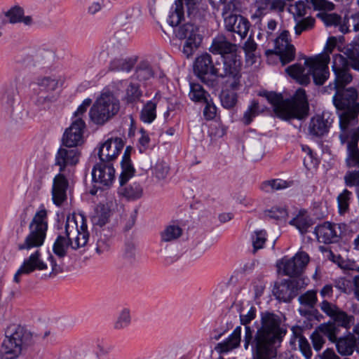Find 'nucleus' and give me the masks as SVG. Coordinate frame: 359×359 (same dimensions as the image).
Instances as JSON below:
<instances>
[{"instance_id":"nucleus-1","label":"nucleus","mask_w":359,"mask_h":359,"mask_svg":"<svg viewBox=\"0 0 359 359\" xmlns=\"http://www.w3.org/2000/svg\"><path fill=\"white\" fill-rule=\"evenodd\" d=\"M266 97L273 106L276 116L280 119L302 120L309 115V102L303 89H298L290 98L283 99L281 93L274 92L267 93Z\"/></svg>"},{"instance_id":"nucleus-2","label":"nucleus","mask_w":359,"mask_h":359,"mask_svg":"<svg viewBox=\"0 0 359 359\" xmlns=\"http://www.w3.org/2000/svg\"><path fill=\"white\" fill-rule=\"evenodd\" d=\"M280 318L273 313L261 314V325L256 331L255 342L257 351L266 353L268 359L276 357L274 344L280 341L286 334V330L280 327Z\"/></svg>"},{"instance_id":"nucleus-3","label":"nucleus","mask_w":359,"mask_h":359,"mask_svg":"<svg viewBox=\"0 0 359 359\" xmlns=\"http://www.w3.org/2000/svg\"><path fill=\"white\" fill-rule=\"evenodd\" d=\"M89 239L87 224L83 217L81 224L78 226L74 217H68L65 224V236L59 235L53 245V251L55 255L62 258L67 255L69 247L77 250L84 247Z\"/></svg>"},{"instance_id":"nucleus-4","label":"nucleus","mask_w":359,"mask_h":359,"mask_svg":"<svg viewBox=\"0 0 359 359\" xmlns=\"http://www.w3.org/2000/svg\"><path fill=\"white\" fill-rule=\"evenodd\" d=\"M32 343V334L25 327L11 324L5 330L1 343L0 359H16Z\"/></svg>"},{"instance_id":"nucleus-5","label":"nucleus","mask_w":359,"mask_h":359,"mask_svg":"<svg viewBox=\"0 0 359 359\" xmlns=\"http://www.w3.org/2000/svg\"><path fill=\"white\" fill-rule=\"evenodd\" d=\"M358 91L354 88H341L334 93L332 102L337 110L343 111L339 115V126L342 130H346L349 126L353 125L357 121L359 114V102Z\"/></svg>"},{"instance_id":"nucleus-6","label":"nucleus","mask_w":359,"mask_h":359,"mask_svg":"<svg viewBox=\"0 0 359 359\" xmlns=\"http://www.w3.org/2000/svg\"><path fill=\"white\" fill-rule=\"evenodd\" d=\"M120 110V101L110 93H102L90 109L89 116L96 125L103 126Z\"/></svg>"},{"instance_id":"nucleus-7","label":"nucleus","mask_w":359,"mask_h":359,"mask_svg":"<svg viewBox=\"0 0 359 359\" xmlns=\"http://www.w3.org/2000/svg\"><path fill=\"white\" fill-rule=\"evenodd\" d=\"M47 230V212L41 209L35 213L29 225V233L24 241L18 245V249L29 250L41 247L45 241Z\"/></svg>"},{"instance_id":"nucleus-8","label":"nucleus","mask_w":359,"mask_h":359,"mask_svg":"<svg viewBox=\"0 0 359 359\" xmlns=\"http://www.w3.org/2000/svg\"><path fill=\"white\" fill-rule=\"evenodd\" d=\"M242 60L238 53L224 56L219 62L218 78L226 79L232 90L241 86Z\"/></svg>"},{"instance_id":"nucleus-9","label":"nucleus","mask_w":359,"mask_h":359,"mask_svg":"<svg viewBox=\"0 0 359 359\" xmlns=\"http://www.w3.org/2000/svg\"><path fill=\"white\" fill-rule=\"evenodd\" d=\"M219 62H213L212 56L205 53L198 55L194 63L195 75L208 86H214L218 78Z\"/></svg>"},{"instance_id":"nucleus-10","label":"nucleus","mask_w":359,"mask_h":359,"mask_svg":"<svg viewBox=\"0 0 359 359\" xmlns=\"http://www.w3.org/2000/svg\"><path fill=\"white\" fill-rule=\"evenodd\" d=\"M330 60L327 54H321L305 60L304 65L309 67V74L312 76L316 85L321 86L328 79Z\"/></svg>"},{"instance_id":"nucleus-11","label":"nucleus","mask_w":359,"mask_h":359,"mask_svg":"<svg viewBox=\"0 0 359 359\" xmlns=\"http://www.w3.org/2000/svg\"><path fill=\"white\" fill-rule=\"evenodd\" d=\"M175 36L179 39H186L182 52L187 57L193 54L194 50L198 48L201 42L198 27L190 22L180 26L175 31Z\"/></svg>"},{"instance_id":"nucleus-12","label":"nucleus","mask_w":359,"mask_h":359,"mask_svg":"<svg viewBox=\"0 0 359 359\" xmlns=\"http://www.w3.org/2000/svg\"><path fill=\"white\" fill-rule=\"evenodd\" d=\"M345 224H335L324 222L317 225L314 229V233L319 243L325 244L337 243L341 238L346 230Z\"/></svg>"},{"instance_id":"nucleus-13","label":"nucleus","mask_w":359,"mask_h":359,"mask_svg":"<svg viewBox=\"0 0 359 359\" xmlns=\"http://www.w3.org/2000/svg\"><path fill=\"white\" fill-rule=\"evenodd\" d=\"M94 188L109 189L115 180V169L112 163L100 161L92 169Z\"/></svg>"},{"instance_id":"nucleus-14","label":"nucleus","mask_w":359,"mask_h":359,"mask_svg":"<svg viewBox=\"0 0 359 359\" xmlns=\"http://www.w3.org/2000/svg\"><path fill=\"white\" fill-rule=\"evenodd\" d=\"M289 32L284 30L274 40V50H266V55L276 53L279 55L280 60L283 65L290 62L294 60L295 55V48L289 41Z\"/></svg>"},{"instance_id":"nucleus-15","label":"nucleus","mask_w":359,"mask_h":359,"mask_svg":"<svg viewBox=\"0 0 359 359\" xmlns=\"http://www.w3.org/2000/svg\"><path fill=\"white\" fill-rule=\"evenodd\" d=\"M309 262V256L305 252H299L290 259L283 258L278 266H282L283 273L290 277H298L304 271Z\"/></svg>"},{"instance_id":"nucleus-16","label":"nucleus","mask_w":359,"mask_h":359,"mask_svg":"<svg viewBox=\"0 0 359 359\" xmlns=\"http://www.w3.org/2000/svg\"><path fill=\"white\" fill-rule=\"evenodd\" d=\"M348 62L345 57L340 54H335L332 56V69L334 74V82L337 86L344 88L353 79L349 72Z\"/></svg>"},{"instance_id":"nucleus-17","label":"nucleus","mask_w":359,"mask_h":359,"mask_svg":"<svg viewBox=\"0 0 359 359\" xmlns=\"http://www.w3.org/2000/svg\"><path fill=\"white\" fill-rule=\"evenodd\" d=\"M86 123L82 118H76L67 128L62 136V146L76 148L82 142Z\"/></svg>"},{"instance_id":"nucleus-18","label":"nucleus","mask_w":359,"mask_h":359,"mask_svg":"<svg viewBox=\"0 0 359 359\" xmlns=\"http://www.w3.org/2000/svg\"><path fill=\"white\" fill-rule=\"evenodd\" d=\"M47 269V264L41 259V252L36 250L31 254L27 259H25L22 265L18 269L13 277L15 283H20V276L22 275H29L35 270L42 271Z\"/></svg>"},{"instance_id":"nucleus-19","label":"nucleus","mask_w":359,"mask_h":359,"mask_svg":"<svg viewBox=\"0 0 359 359\" xmlns=\"http://www.w3.org/2000/svg\"><path fill=\"white\" fill-rule=\"evenodd\" d=\"M123 147L124 142L121 137L108 139L99 148L100 161L113 163Z\"/></svg>"},{"instance_id":"nucleus-20","label":"nucleus","mask_w":359,"mask_h":359,"mask_svg":"<svg viewBox=\"0 0 359 359\" xmlns=\"http://www.w3.org/2000/svg\"><path fill=\"white\" fill-rule=\"evenodd\" d=\"M273 294L283 302H290L298 294V283L295 280L284 279L274 285Z\"/></svg>"},{"instance_id":"nucleus-21","label":"nucleus","mask_w":359,"mask_h":359,"mask_svg":"<svg viewBox=\"0 0 359 359\" xmlns=\"http://www.w3.org/2000/svg\"><path fill=\"white\" fill-rule=\"evenodd\" d=\"M225 29L239 35L241 39L246 37L250 27L249 20L241 15L230 14L224 19Z\"/></svg>"},{"instance_id":"nucleus-22","label":"nucleus","mask_w":359,"mask_h":359,"mask_svg":"<svg viewBox=\"0 0 359 359\" xmlns=\"http://www.w3.org/2000/svg\"><path fill=\"white\" fill-rule=\"evenodd\" d=\"M80 152L77 148L60 147L55 156V165L59 166L60 172L67 166H73L78 163Z\"/></svg>"},{"instance_id":"nucleus-23","label":"nucleus","mask_w":359,"mask_h":359,"mask_svg":"<svg viewBox=\"0 0 359 359\" xmlns=\"http://www.w3.org/2000/svg\"><path fill=\"white\" fill-rule=\"evenodd\" d=\"M333 119L328 113L323 112L322 115H317L311 118L309 122V133L316 137H322L328 133Z\"/></svg>"},{"instance_id":"nucleus-24","label":"nucleus","mask_w":359,"mask_h":359,"mask_svg":"<svg viewBox=\"0 0 359 359\" xmlns=\"http://www.w3.org/2000/svg\"><path fill=\"white\" fill-rule=\"evenodd\" d=\"M210 51L215 55L224 56L238 53L237 45L229 41L224 34L217 35L212 41Z\"/></svg>"},{"instance_id":"nucleus-25","label":"nucleus","mask_w":359,"mask_h":359,"mask_svg":"<svg viewBox=\"0 0 359 359\" xmlns=\"http://www.w3.org/2000/svg\"><path fill=\"white\" fill-rule=\"evenodd\" d=\"M68 187L69 182L64 174L60 172L55 176L52 187V199L57 206H60L67 200Z\"/></svg>"},{"instance_id":"nucleus-26","label":"nucleus","mask_w":359,"mask_h":359,"mask_svg":"<svg viewBox=\"0 0 359 359\" xmlns=\"http://www.w3.org/2000/svg\"><path fill=\"white\" fill-rule=\"evenodd\" d=\"M300 307L298 309L301 316L306 317L311 320L315 316V305L317 302L316 292L313 290H308L305 293L300 295L298 298Z\"/></svg>"},{"instance_id":"nucleus-27","label":"nucleus","mask_w":359,"mask_h":359,"mask_svg":"<svg viewBox=\"0 0 359 359\" xmlns=\"http://www.w3.org/2000/svg\"><path fill=\"white\" fill-rule=\"evenodd\" d=\"M353 332V334L339 337L336 343L337 351L341 355H351L355 347L359 346V323L354 327ZM358 351L359 352V350Z\"/></svg>"},{"instance_id":"nucleus-28","label":"nucleus","mask_w":359,"mask_h":359,"mask_svg":"<svg viewBox=\"0 0 359 359\" xmlns=\"http://www.w3.org/2000/svg\"><path fill=\"white\" fill-rule=\"evenodd\" d=\"M244 326L245 334L243 339V347L245 350H248L249 346H251L252 359H268L266 353H263L262 351H257V346L255 342L256 333L255 334L254 329L250 326V325H244Z\"/></svg>"},{"instance_id":"nucleus-29","label":"nucleus","mask_w":359,"mask_h":359,"mask_svg":"<svg viewBox=\"0 0 359 359\" xmlns=\"http://www.w3.org/2000/svg\"><path fill=\"white\" fill-rule=\"evenodd\" d=\"M316 17L320 19L326 27H337L341 32L346 33L348 32V26L346 23V18L341 23V18L336 13H329L328 11L319 12L316 14Z\"/></svg>"},{"instance_id":"nucleus-30","label":"nucleus","mask_w":359,"mask_h":359,"mask_svg":"<svg viewBox=\"0 0 359 359\" xmlns=\"http://www.w3.org/2000/svg\"><path fill=\"white\" fill-rule=\"evenodd\" d=\"M241 338V327L237 326L225 341L217 344L215 350L219 353H227L239 346Z\"/></svg>"},{"instance_id":"nucleus-31","label":"nucleus","mask_w":359,"mask_h":359,"mask_svg":"<svg viewBox=\"0 0 359 359\" xmlns=\"http://www.w3.org/2000/svg\"><path fill=\"white\" fill-rule=\"evenodd\" d=\"M136 62V57L123 56L115 57L110 62L109 69L111 72L128 73L133 69Z\"/></svg>"},{"instance_id":"nucleus-32","label":"nucleus","mask_w":359,"mask_h":359,"mask_svg":"<svg viewBox=\"0 0 359 359\" xmlns=\"http://www.w3.org/2000/svg\"><path fill=\"white\" fill-rule=\"evenodd\" d=\"M118 194L128 201H136L143 195V188L140 183L133 182L129 184L120 185Z\"/></svg>"},{"instance_id":"nucleus-33","label":"nucleus","mask_w":359,"mask_h":359,"mask_svg":"<svg viewBox=\"0 0 359 359\" xmlns=\"http://www.w3.org/2000/svg\"><path fill=\"white\" fill-rule=\"evenodd\" d=\"M342 52L348 62V67L359 72V43L351 42L344 47Z\"/></svg>"},{"instance_id":"nucleus-34","label":"nucleus","mask_w":359,"mask_h":359,"mask_svg":"<svg viewBox=\"0 0 359 359\" xmlns=\"http://www.w3.org/2000/svg\"><path fill=\"white\" fill-rule=\"evenodd\" d=\"M289 224L294 226L302 234H305L313 222L307 215V212L305 210H301L296 217L290 221Z\"/></svg>"},{"instance_id":"nucleus-35","label":"nucleus","mask_w":359,"mask_h":359,"mask_svg":"<svg viewBox=\"0 0 359 359\" xmlns=\"http://www.w3.org/2000/svg\"><path fill=\"white\" fill-rule=\"evenodd\" d=\"M183 19V1L176 0L174 5L170 8V14L168 18V22L170 26L176 27L180 25Z\"/></svg>"},{"instance_id":"nucleus-36","label":"nucleus","mask_w":359,"mask_h":359,"mask_svg":"<svg viewBox=\"0 0 359 359\" xmlns=\"http://www.w3.org/2000/svg\"><path fill=\"white\" fill-rule=\"evenodd\" d=\"M183 233L182 229L177 224L166 226L160 233L161 241L170 243L177 240Z\"/></svg>"},{"instance_id":"nucleus-37","label":"nucleus","mask_w":359,"mask_h":359,"mask_svg":"<svg viewBox=\"0 0 359 359\" xmlns=\"http://www.w3.org/2000/svg\"><path fill=\"white\" fill-rule=\"evenodd\" d=\"M133 76L140 81H146L154 76L151 64L147 61L140 62L136 67Z\"/></svg>"},{"instance_id":"nucleus-38","label":"nucleus","mask_w":359,"mask_h":359,"mask_svg":"<svg viewBox=\"0 0 359 359\" xmlns=\"http://www.w3.org/2000/svg\"><path fill=\"white\" fill-rule=\"evenodd\" d=\"M157 103L154 100L146 102L140 111V120L146 123H152L156 118Z\"/></svg>"},{"instance_id":"nucleus-39","label":"nucleus","mask_w":359,"mask_h":359,"mask_svg":"<svg viewBox=\"0 0 359 359\" xmlns=\"http://www.w3.org/2000/svg\"><path fill=\"white\" fill-rule=\"evenodd\" d=\"M189 96L192 101L203 103L207 102L210 94L199 83H191Z\"/></svg>"},{"instance_id":"nucleus-40","label":"nucleus","mask_w":359,"mask_h":359,"mask_svg":"<svg viewBox=\"0 0 359 359\" xmlns=\"http://www.w3.org/2000/svg\"><path fill=\"white\" fill-rule=\"evenodd\" d=\"M285 72L291 77L299 80V83L306 85L309 83V75L304 74V68L299 64H294L287 67Z\"/></svg>"},{"instance_id":"nucleus-41","label":"nucleus","mask_w":359,"mask_h":359,"mask_svg":"<svg viewBox=\"0 0 359 359\" xmlns=\"http://www.w3.org/2000/svg\"><path fill=\"white\" fill-rule=\"evenodd\" d=\"M121 172L119 176V184L120 185H124L127 184L130 178H132L135 172V169L131 162V161H121Z\"/></svg>"},{"instance_id":"nucleus-42","label":"nucleus","mask_w":359,"mask_h":359,"mask_svg":"<svg viewBox=\"0 0 359 359\" xmlns=\"http://www.w3.org/2000/svg\"><path fill=\"white\" fill-rule=\"evenodd\" d=\"M142 91L137 83H130L126 89L125 100L127 103H134L140 100Z\"/></svg>"},{"instance_id":"nucleus-43","label":"nucleus","mask_w":359,"mask_h":359,"mask_svg":"<svg viewBox=\"0 0 359 359\" xmlns=\"http://www.w3.org/2000/svg\"><path fill=\"white\" fill-rule=\"evenodd\" d=\"M319 330L321 332L325 337H327L330 341L332 342H337L339 337V327L337 326L335 324L328 323V324H321L319 326Z\"/></svg>"},{"instance_id":"nucleus-44","label":"nucleus","mask_w":359,"mask_h":359,"mask_svg":"<svg viewBox=\"0 0 359 359\" xmlns=\"http://www.w3.org/2000/svg\"><path fill=\"white\" fill-rule=\"evenodd\" d=\"M353 278L348 279L345 277H340L334 280V286L341 292L353 296Z\"/></svg>"},{"instance_id":"nucleus-45","label":"nucleus","mask_w":359,"mask_h":359,"mask_svg":"<svg viewBox=\"0 0 359 359\" xmlns=\"http://www.w3.org/2000/svg\"><path fill=\"white\" fill-rule=\"evenodd\" d=\"M104 230H96V248L97 254L100 255L109 249L110 238L109 236L103 233Z\"/></svg>"},{"instance_id":"nucleus-46","label":"nucleus","mask_w":359,"mask_h":359,"mask_svg":"<svg viewBox=\"0 0 359 359\" xmlns=\"http://www.w3.org/2000/svg\"><path fill=\"white\" fill-rule=\"evenodd\" d=\"M294 334L298 341L299 351L306 359H310L312 356V351L308 340L301 333L294 332Z\"/></svg>"},{"instance_id":"nucleus-47","label":"nucleus","mask_w":359,"mask_h":359,"mask_svg":"<svg viewBox=\"0 0 359 359\" xmlns=\"http://www.w3.org/2000/svg\"><path fill=\"white\" fill-rule=\"evenodd\" d=\"M309 7L319 12L331 11L334 9V4L328 0H307Z\"/></svg>"},{"instance_id":"nucleus-48","label":"nucleus","mask_w":359,"mask_h":359,"mask_svg":"<svg viewBox=\"0 0 359 359\" xmlns=\"http://www.w3.org/2000/svg\"><path fill=\"white\" fill-rule=\"evenodd\" d=\"M315 19L312 17H306L298 20L294 26L295 34H301L303 32L311 30L315 25Z\"/></svg>"},{"instance_id":"nucleus-49","label":"nucleus","mask_w":359,"mask_h":359,"mask_svg":"<svg viewBox=\"0 0 359 359\" xmlns=\"http://www.w3.org/2000/svg\"><path fill=\"white\" fill-rule=\"evenodd\" d=\"M131 322L130 311L128 309H123L119 313L115 323L116 330H122L129 326Z\"/></svg>"},{"instance_id":"nucleus-50","label":"nucleus","mask_w":359,"mask_h":359,"mask_svg":"<svg viewBox=\"0 0 359 359\" xmlns=\"http://www.w3.org/2000/svg\"><path fill=\"white\" fill-rule=\"evenodd\" d=\"M220 101L224 108H233L237 102V94L229 90L222 91L220 95Z\"/></svg>"},{"instance_id":"nucleus-51","label":"nucleus","mask_w":359,"mask_h":359,"mask_svg":"<svg viewBox=\"0 0 359 359\" xmlns=\"http://www.w3.org/2000/svg\"><path fill=\"white\" fill-rule=\"evenodd\" d=\"M334 323L338 327H341L347 330L350 327L351 316H348L344 311L337 310L334 315L332 317Z\"/></svg>"},{"instance_id":"nucleus-52","label":"nucleus","mask_w":359,"mask_h":359,"mask_svg":"<svg viewBox=\"0 0 359 359\" xmlns=\"http://www.w3.org/2000/svg\"><path fill=\"white\" fill-rule=\"evenodd\" d=\"M352 193L348 189H344L337 196V203L340 214L346 212L349 208V201Z\"/></svg>"},{"instance_id":"nucleus-53","label":"nucleus","mask_w":359,"mask_h":359,"mask_svg":"<svg viewBox=\"0 0 359 359\" xmlns=\"http://www.w3.org/2000/svg\"><path fill=\"white\" fill-rule=\"evenodd\" d=\"M39 86L46 91H53L58 86V80L50 76H45L37 80Z\"/></svg>"},{"instance_id":"nucleus-54","label":"nucleus","mask_w":359,"mask_h":359,"mask_svg":"<svg viewBox=\"0 0 359 359\" xmlns=\"http://www.w3.org/2000/svg\"><path fill=\"white\" fill-rule=\"evenodd\" d=\"M266 233L264 230L256 231L252 236V242L254 251H257L264 248L266 241Z\"/></svg>"},{"instance_id":"nucleus-55","label":"nucleus","mask_w":359,"mask_h":359,"mask_svg":"<svg viewBox=\"0 0 359 359\" xmlns=\"http://www.w3.org/2000/svg\"><path fill=\"white\" fill-rule=\"evenodd\" d=\"M6 16L9 18V22L15 24L20 22L21 17L24 15V10L19 6H15L10 8L6 13Z\"/></svg>"},{"instance_id":"nucleus-56","label":"nucleus","mask_w":359,"mask_h":359,"mask_svg":"<svg viewBox=\"0 0 359 359\" xmlns=\"http://www.w3.org/2000/svg\"><path fill=\"white\" fill-rule=\"evenodd\" d=\"M205 104L203 114L204 118L207 121L213 120L217 115V107L213 103L212 99H207V102H203Z\"/></svg>"},{"instance_id":"nucleus-57","label":"nucleus","mask_w":359,"mask_h":359,"mask_svg":"<svg viewBox=\"0 0 359 359\" xmlns=\"http://www.w3.org/2000/svg\"><path fill=\"white\" fill-rule=\"evenodd\" d=\"M346 164L348 168H359V148L347 151Z\"/></svg>"},{"instance_id":"nucleus-58","label":"nucleus","mask_w":359,"mask_h":359,"mask_svg":"<svg viewBox=\"0 0 359 359\" xmlns=\"http://www.w3.org/2000/svg\"><path fill=\"white\" fill-rule=\"evenodd\" d=\"M109 212L106 210L97 212L92 218V222L95 227V230H97V226L102 228L109 221Z\"/></svg>"},{"instance_id":"nucleus-59","label":"nucleus","mask_w":359,"mask_h":359,"mask_svg":"<svg viewBox=\"0 0 359 359\" xmlns=\"http://www.w3.org/2000/svg\"><path fill=\"white\" fill-rule=\"evenodd\" d=\"M258 109L259 103L257 101H253L244 113L243 121L245 125H249L252 121L253 118L258 114Z\"/></svg>"},{"instance_id":"nucleus-60","label":"nucleus","mask_w":359,"mask_h":359,"mask_svg":"<svg viewBox=\"0 0 359 359\" xmlns=\"http://www.w3.org/2000/svg\"><path fill=\"white\" fill-rule=\"evenodd\" d=\"M344 179L346 186L359 187V170L348 171L344 175Z\"/></svg>"},{"instance_id":"nucleus-61","label":"nucleus","mask_w":359,"mask_h":359,"mask_svg":"<svg viewBox=\"0 0 359 359\" xmlns=\"http://www.w3.org/2000/svg\"><path fill=\"white\" fill-rule=\"evenodd\" d=\"M324 336L325 335L321 332H320L319 327L318 328V330H316L311 334V339L313 344V348L316 351H320L323 348V344L325 342Z\"/></svg>"},{"instance_id":"nucleus-62","label":"nucleus","mask_w":359,"mask_h":359,"mask_svg":"<svg viewBox=\"0 0 359 359\" xmlns=\"http://www.w3.org/2000/svg\"><path fill=\"white\" fill-rule=\"evenodd\" d=\"M287 212L284 208L273 207L271 210L267 211L266 216L270 219L280 220L285 219Z\"/></svg>"},{"instance_id":"nucleus-63","label":"nucleus","mask_w":359,"mask_h":359,"mask_svg":"<svg viewBox=\"0 0 359 359\" xmlns=\"http://www.w3.org/2000/svg\"><path fill=\"white\" fill-rule=\"evenodd\" d=\"M135 244L133 241H128L125 243L123 257L124 259L131 261L135 258Z\"/></svg>"},{"instance_id":"nucleus-64","label":"nucleus","mask_w":359,"mask_h":359,"mask_svg":"<svg viewBox=\"0 0 359 359\" xmlns=\"http://www.w3.org/2000/svg\"><path fill=\"white\" fill-rule=\"evenodd\" d=\"M169 172V167L165 163H158L154 167V175L159 180H164Z\"/></svg>"}]
</instances>
